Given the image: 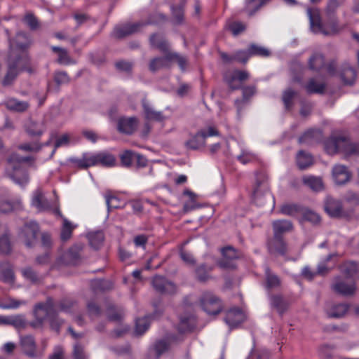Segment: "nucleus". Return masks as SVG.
I'll return each instance as SVG.
<instances>
[{"instance_id":"f257e3e1","label":"nucleus","mask_w":359,"mask_h":359,"mask_svg":"<svg viewBox=\"0 0 359 359\" xmlns=\"http://www.w3.org/2000/svg\"><path fill=\"white\" fill-rule=\"evenodd\" d=\"M30 44L29 36L23 32L17 34L14 40H9L10 53L8 58V70L2 80V85H11L20 71L27 69L29 59L26 52Z\"/></svg>"},{"instance_id":"f03ea898","label":"nucleus","mask_w":359,"mask_h":359,"mask_svg":"<svg viewBox=\"0 0 359 359\" xmlns=\"http://www.w3.org/2000/svg\"><path fill=\"white\" fill-rule=\"evenodd\" d=\"M324 149L328 154L342 153L346 156L359 155V143L352 142L343 135H331L324 141Z\"/></svg>"},{"instance_id":"7ed1b4c3","label":"nucleus","mask_w":359,"mask_h":359,"mask_svg":"<svg viewBox=\"0 0 359 359\" xmlns=\"http://www.w3.org/2000/svg\"><path fill=\"white\" fill-rule=\"evenodd\" d=\"M33 160L31 156L23 157L15 153L12 154L7 160L9 168L6 172L9 177L20 186L26 185L29 181V176L27 169L22 164L31 163Z\"/></svg>"},{"instance_id":"20e7f679","label":"nucleus","mask_w":359,"mask_h":359,"mask_svg":"<svg viewBox=\"0 0 359 359\" xmlns=\"http://www.w3.org/2000/svg\"><path fill=\"white\" fill-rule=\"evenodd\" d=\"M34 315L39 324H41L44 319L48 318L51 329L55 331L57 334L60 333V327L64 321L58 318L52 298H48L46 302L36 304Z\"/></svg>"},{"instance_id":"39448f33","label":"nucleus","mask_w":359,"mask_h":359,"mask_svg":"<svg viewBox=\"0 0 359 359\" xmlns=\"http://www.w3.org/2000/svg\"><path fill=\"white\" fill-rule=\"evenodd\" d=\"M166 20V16L162 13H155L149 16L147 21H139L133 23H125L116 25L113 31V36L116 39H122L139 32L148 25H156Z\"/></svg>"},{"instance_id":"423d86ee","label":"nucleus","mask_w":359,"mask_h":359,"mask_svg":"<svg viewBox=\"0 0 359 359\" xmlns=\"http://www.w3.org/2000/svg\"><path fill=\"white\" fill-rule=\"evenodd\" d=\"M311 29L315 33H321L324 35H333L339 33L342 29L337 20L323 25L321 22L320 11L318 8H309L307 9Z\"/></svg>"},{"instance_id":"0eeeda50","label":"nucleus","mask_w":359,"mask_h":359,"mask_svg":"<svg viewBox=\"0 0 359 359\" xmlns=\"http://www.w3.org/2000/svg\"><path fill=\"white\" fill-rule=\"evenodd\" d=\"M199 304L201 309L208 315L217 316L224 309L222 300L210 291H205L201 294Z\"/></svg>"},{"instance_id":"6e6552de","label":"nucleus","mask_w":359,"mask_h":359,"mask_svg":"<svg viewBox=\"0 0 359 359\" xmlns=\"http://www.w3.org/2000/svg\"><path fill=\"white\" fill-rule=\"evenodd\" d=\"M39 231V226L34 221L25 222L22 228H20L18 236L23 240L27 248H32L36 242V236Z\"/></svg>"},{"instance_id":"1a4fd4ad","label":"nucleus","mask_w":359,"mask_h":359,"mask_svg":"<svg viewBox=\"0 0 359 359\" xmlns=\"http://www.w3.org/2000/svg\"><path fill=\"white\" fill-rule=\"evenodd\" d=\"M153 306L154 307V311L151 315L145 316L143 318L136 319L135 334L137 335L144 334L149 329L151 318H158L163 314V309L160 308L158 304L154 303Z\"/></svg>"},{"instance_id":"9d476101","label":"nucleus","mask_w":359,"mask_h":359,"mask_svg":"<svg viewBox=\"0 0 359 359\" xmlns=\"http://www.w3.org/2000/svg\"><path fill=\"white\" fill-rule=\"evenodd\" d=\"M224 320L230 329H234L244 322L245 314L241 308L233 306L226 311Z\"/></svg>"},{"instance_id":"9b49d317","label":"nucleus","mask_w":359,"mask_h":359,"mask_svg":"<svg viewBox=\"0 0 359 359\" xmlns=\"http://www.w3.org/2000/svg\"><path fill=\"white\" fill-rule=\"evenodd\" d=\"M152 285L155 290L162 294H172L176 292V285L168 280L164 276H155L152 279Z\"/></svg>"},{"instance_id":"f8f14e48","label":"nucleus","mask_w":359,"mask_h":359,"mask_svg":"<svg viewBox=\"0 0 359 359\" xmlns=\"http://www.w3.org/2000/svg\"><path fill=\"white\" fill-rule=\"evenodd\" d=\"M222 258L218 262V265L222 269H235L234 260L238 258V252L232 247L227 246L222 250Z\"/></svg>"},{"instance_id":"ddd939ff","label":"nucleus","mask_w":359,"mask_h":359,"mask_svg":"<svg viewBox=\"0 0 359 359\" xmlns=\"http://www.w3.org/2000/svg\"><path fill=\"white\" fill-rule=\"evenodd\" d=\"M20 344L22 352L29 358H40L42 353L36 350L35 339L32 335L22 336L20 340Z\"/></svg>"},{"instance_id":"4468645a","label":"nucleus","mask_w":359,"mask_h":359,"mask_svg":"<svg viewBox=\"0 0 359 359\" xmlns=\"http://www.w3.org/2000/svg\"><path fill=\"white\" fill-rule=\"evenodd\" d=\"M182 340L183 339H179L178 336L174 334H170L164 339L156 340L154 344L156 359H158L163 353L167 352L172 343Z\"/></svg>"},{"instance_id":"2eb2a0df","label":"nucleus","mask_w":359,"mask_h":359,"mask_svg":"<svg viewBox=\"0 0 359 359\" xmlns=\"http://www.w3.org/2000/svg\"><path fill=\"white\" fill-rule=\"evenodd\" d=\"M137 124L138 121L135 117H123L118 119L117 128L121 133L131 135L136 130Z\"/></svg>"},{"instance_id":"dca6fc26","label":"nucleus","mask_w":359,"mask_h":359,"mask_svg":"<svg viewBox=\"0 0 359 359\" xmlns=\"http://www.w3.org/2000/svg\"><path fill=\"white\" fill-rule=\"evenodd\" d=\"M325 210L332 217H339L343 213L342 203L339 200L327 197L325 203Z\"/></svg>"},{"instance_id":"f3484780","label":"nucleus","mask_w":359,"mask_h":359,"mask_svg":"<svg viewBox=\"0 0 359 359\" xmlns=\"http://www.w3.org/2000/svg\"><path fill=\"white\" fill-rule=\"evenodd\" d=\"M338 74L344 85H353L356 79L355 69L348 63L342 64Z\"/></svg>"},{"instance_id":"a211bd4d","label":"nucleus","mask_w":359,"mask_h":359,"mask_svg":"<svg viewBox=\"0 0 359 359\" xmlns=\"http://www.w3.org/2000/svg\"><path fill=\"white\" fill-rule=\"evenodd\" d=\"M332 175L336 184L342 185L350 180L351 173L348 171L346 166L336 165L332 169Z\"/></svg>"},{"instance_id":"6ab92c4d","label":"nucleus","mask_w":359,"mask_h":359,"mask_svg":"<svg viewBox=\"0 0 359 359\" xmlns=\"http://www.w3.org/2000/svg\"><path fill=\"white\" fill-rule=\"evenodd\" d=\"M273 236L283 238V234L290 232L293 229L292 223L287 219H277L273 222Z\"/></svg>"},{"instance_id":"aec40b11","label":"nucleus","mask_w":359,"mask_h":359,"mask_svg":"<svg viewBox=\"0 0 359 359\" xmlns=\"http://www.w3.org/2000/svg\"><path fill=\"white\" fill-rule=\"evenodd\" d=\"M323 138V131L320 129L312 128L306 130L299 137V143L313 144L320 142Z\"/></svg>"},{"instance_id":"412c9836","label":"nucleus","mask_w":359,"mask_h":359,"mask_svg":"<svg viewBox=\"0 0 359 359\" xmlns=\"http://www.w3.org/2000/svg\"><path fill=\"white\" fill-rule=\"evenodd\" d=\"M149 42L152 47L157 48L163 53H170L169 43L162 34L155 33L151 35Z\"/></svg>"},{"instance_id":"4be33fe9","label":"nucleus","mask_w":359,"mask_h":359,"mask_svg":"<svg viewBox=\"0 0 359 359\" xmlns=\"http://www.w3.org/2000/svg\"><path fill=\"white\" fill-rule=\"evenodd\" d=\"M268 246L271 252L277 253L280 255H285L287 253V243L283 238L273 236L269 242Z\"/></svg>"},{"instance_id":"5701e85b","label":"nucleus","mask_w":359,"mask_h":359,"mask_svg":"<svg viewBox=\"0 0 359 359\" xmlns=\"http://www.w3.org/2000/svg\"><path fill=\"white\" fill-rule=\"evenodd\" d=\"M196 320L194 315L181 317L177 330L180 334L191 332L196 327Z\"/></svg>"},{"instance_id":"b1692460","label":"nucleus","mask_w":359,"mask_h":359,"mask_svg":"<svg viewBox=\"0 0 359 359\" xmlns=\"http://www.w3.org/2000/svg\"><path fill=\"white\" fill-rule=\"evenodd\" d=\"M32 205L39 211L48 210L51 209L50 202L44 197L41 190L38 189L34 192L32 200Z\"/></svg>"},{"instance_id":"393cba45","label":"nucleus","mask_w":359,"mask_h":359,"mask_svg":"<svg viewBox=\"0 0 359 359\" xmlns=\"http://www.w3.org/2000/svg\"><path fill=\"white\" fill-rule=\"evenodd\" d=\"M332 290L341 295L350 296L354 294L355 285L354 283L348 284L343 280H339L332 285Z\"/></svg>"},{"instance_id":"a878e982","label":"nucleus","mask_w":359,"mask_h":359,"mask_svg":"<svg viewBox=\"0 0 359 359\" xmlns=\"http://www.w3.org/2000/svg\"><path fill=\"white\" fill-rule=\"evenodd\" d=\"M22 208L21 199L18 197L12 200H4L0 201V212L8 213L12 211L21 210Z\"/></svg>"},{"instance_id":"bb28decb","label":"nucleus","mask_w":359,"mask_h":359,"mask_svg":"<svg viewBox=\"0 0 359 359\" xmlns=\"http://www.w3.org/2000/svg\"><path fill=\"white\" fill-rule=\"evenodd\" d=\"M325 65V56L319 53H313L308 61L309 68L314 72H319L324 69Z\"/></svg>"},{"instance_id":"cd10ccee","label":"nucleus","mask_w":359,"mask_h":359,"mask_svg":"<svg viewBox=\"0 0 359 359\" xmlns=\"http://www.w3.org/2000/svg\"><path fill=\"white\" fill-rule=\"evenodd\" d=\"M92 158L93 161H95L94 165L101 164L104 166L111 167L114 166L116 163V158L114 155L106 152L99 153L92 156Z\"/></svg>"},{"instance_id":"c85d7f7f","label":"nucleus","mask_w":359,"mask_h":359,"mask_svg":"<svg viewBox=\"0 0 359 359\" xmlns=\"http://www.w3.org/2000/svg\"><path fill=\"white\" fill-rule=\"evenodd\" d=\"M186 4L187 0H180L179 5H172L170 7L172 20L177 25H180L184 21Z\"/></svg>"},{"instance_id":"c756f323","label":"nucleus","mask_w":359,"mask_h":359,"mask_svg":"<svg viewBox=\"0 0 359 359\" xmlns=\"http://www.w3.org/2000/svg\"><path fill=\"white\" fill-rule=\"evenodd\" d=\"M53 52L57 54V62L62 65H69L75 64V61L71 58L68 51L63 48L52 46Z\"/></svg>"},{"instance_id":"7c9ffc66","label":"nucleus","mask_w":359,"mask_h":359,"mask_svg":"<svg viewBox=\"0 0 359 359\" xmlns=\"http://www.w3.org/2000/svg\"><path fill=\"white\" fill-rule=\"evenodd\" d=\"M0 280L11 283L14 280V273L8 262H0Z\"/></svg>"},{"instance_id":"2f4dec72","label":"nucleus","mask_w":359,"mask_h":359,"mask_svg":"<svg viewBox=\"0 0 359 359\" xmlns=\"http://www.w3.org/2000/svg\"><path fill=\"white\" fill-rule=\"evenodd\" d=\"M2 324L11 325L17 329H23L27 325L24 315H16L10 317H3Z\"/></svg>"},{"instance_id":"473e14b6","label":"nucleus","mask_w":359,"mask_h":359,"mask_svg":"<svg viewBox=\"0 0 359 359\" xmlns=\"http://www.w3.org/2000/svg\"><path fill=\"white\" fill-rule=\"evenodd\" d=\"M271 0H246L245 11L249 16L254 15L263 6Z\"/></svg>"},{"instance_id":"72a5a7b5","label":"nucleus","mask_w":359,"mask_h":359,"mask_svg":"<svg viewBox=\"0 0 359 359\" xmlns=\"http://www.w3.org/2000/svg\"><path fill=\"white\" fill-rule=\"evenodd\" d=\"M304 88L308 94H323L326 88V85L324 83H317L315 79H310Z\"/></svg>"},{"instance_id":"f704fd0d","label":"nucleus","mask_w":359,"mask_h":359,"mask_svg":"<svg viewBox=\"0 0 359 359\" xmlns=\"http://www.w3.org/2000/svg\"><path fill=\"white\" fill-rule=\"evenodd\" d=\"M249 74L247 72L243 70H235L228 79L229 86L233 90L239 89L241 88L240 85H235L234 81H239L242 82L247 80Z\"/></svg>"},{"instance_id":"c9c22d12","label":"nucleus","mask_w":359,"mask_h":359,"mask_svg":"<svg viewBox=\"0 0 359 359\" xmlns=\"http://www.w3.org/2000/svg\"><path fill=\"white\" fill-rule=\"evenodd\" d=\"M303 207L295 203H285L281 205L280 212L284 215L296 217L301 215Z\"/></svg>"},{"instance_id":"e433bc0d","label":"nucleus","mask_w":359,"mask_h":359,"mask_svg":"<svg viewBox=\"0 0 359 359\" xmlns=\"http://www.w3.org/2000/svg\"><path fill=\"white\" fill-rule=\"evenodd\" d=\"M142 107L144 113L145 118L147 120L162 121L164 116L161 111H155L147 102H142Z\"/></svg>"},{"instance_id":"4c0bfd02","label":"nucleus","mask_w":359,"mask_h":359,"mask_svg":"<svg viewBox=\"0 0 359 359\" xmlns=\"http://www.w3.org/2000/svg\"><path fill=\"white\" fill-rule=\"evenodd\" d=\"M313 156L304 151H299L297 155V164L300 170H304L313 165Z\"/></svg>"},{"instance_id":"58836bf2","label":"nucleus","mask_w":359,"mask_h":359,"mask_svg":"<svg viewBox=\"0 0 359 359\" xmlns=\"http://www.w3.org/2000/svg\"><path fill=\"white\" fill-rule=\"evenodd\" d=\"M303 183L314 191L323 189L322 179L315 176H305L302 179Z\"/></svg>"},{"instance_id":"ea45409f","label":"nucleus","mask_w":359,"mask_h":359,"mask_svg":"<svg viewBox=\"0 0 359 359\" xmlns=\"http://www.w3.org/2000/svg\"><path fill=\"white\" fill-rule=\"evenodd\" d=\"M6 106L10 110L22 112L28 109L29 104L25 101H20L15 98H11L6 101Z\"/></svg>"},{"instance_id":"a19ab883","label":"nucleus","mask_w":359,"mask_h":359,"mask_svg":"<svg viewBox=\"0 0 359 359\" xmlns=\"http://www.w3.org/2000/svg\"><path fill=\"white\" fill-rule=\"evenodd\" d=\"M164 57H157L152 59L149 63V70L156 72L164 67H169L170 60L167 58V53H164Z\"/></svg>"},{"instance_id":"79ce46f5","label":"nucleus","mask_w":359,"mask_h":359,"mask_svg":"<svg viewBox=\"0 0 359 359\" xmlns=\"http://www.w3.org/2000/svg\"><path fill=\"white\" fill-rule=\"evenodd\" d=\"M203 135V134L199 130L195 135H194L187 142V147L193 150L198 149L203 147L205 143V140Z\"/></svg>"},{"instance_id":"37998d69","label":"nucleus","mask_w":359,"mask_h":359,"mask_svg":"<svg viewBox=\"0 0 359 359\" xmlns=\"http://www.w3.org/2000/svg\"><path fill=\"white\" fill-rule=\"evenodd\" d=\"M212 270V267H208L205 264L199 265L195 270L196 279L201 283L208 281L211 278L210 272Z\"/></svg>"},{"instance_id":"c03bdc74","label":"nucleus","mask_w":359,"mask_h":359,"mask_svg":"<svg viewBox=\"0 0 359 359\" xmlns=\"http://www.w3.org/2000/svg\"><path fill=\"white\" fill-rule=\"evenodd\" d=\"M297 95V92L289 88L284 91L282 97V100L285 108V110L290 111H292L293 106H294V102L293 100L295 96Z\"/></svg>"},{"instance_id":"a18cd8bd","label":"nucleus","mask_w":359,"mask_h":359,"mask_svg":"<svg viewBox=\"0 0 359 359\" xmlns=\"http://www.w3.org/2000/svg\"><path fill=\"white\" fill-rule=\"evenodd\" d=\"M248 49L250 57L258 56L261 57H268L271 55V51L255 43L250 44Z\"/></svg>"},{"instance_id":"49530a36","label":"nucleus","mask_w":359,"mask_h":359,"mask_svg":"<svg viewBox=\"0 0 359 359\" xmlns=\"http://www.w3.org/2000/svg\"><path fill=\"white\" fill-rule=\"evenodd\" d=\"M90 245L95 249L98 250L104 241V234L102 231H96L89 233L88 235Z\"/></svg>"},{"instance_id":"de8ad7c7","label":"nucleus","mask_w":359,"mask_h":359,"mask_svg":"<svg viewBox=\"0 0 359 359\" xmlns=\"http://www.w3.org/2000/svg\"><path fill=\"white\" fill-rule=\"evenodd\" d=\"M348 308L349 306L347 304H338L333 306L327 314L331 318H341L346 313Z\"/></svg>"},{"instance_id":"09e8293b","label":"nucleus","mask_w":359,"mask_h":359,"mask_svg":"<svg viewBox=\"0 0 359 359\" xmlns=\"http://www.w3.org/2000/svg\"><path fill=\"white\" fill-rule=\"evenodd\" d=\"M26 131L30 136H41L43 133V126L39 123L30 121L26 126Z\"/></svg>"},{"instance_id":"8fccbe9b","label":"nucleus","mask_w":359,"mask_h":359,"mask_svg":"<svg viewBox=\"0 0 359 359\" xmlns=\"http://www.w3.org/2000/svg\"><path fill=\"white\" fill-rule=\"evenodd\" d=\"M74 228L75 226H74L69 220L64 219L63 225L60 233L61 240L62 241H67L69 240L72 235V231Z\"/></svg>"},{"instance_id":"3c124183","label":"nucleus","mask_w":359,"mask_h":359,"mask_svg":"<svg viewBox=\"0 0 359 359\" xmlns=\"http://www.w3.org/2000/svg\"><path fill=\"white\" fill-rule=\"evenodd\" d=\"M106 202L108 210L121 208L125 205L124 201H121L118 196L114 195H107L106 196Z\"/></svg>"},{"instance_id":"603ef678","label":"nucleus","mask_w":359,"mask_h":359,"mask_svg":"<svg viewBox=\"0 0 359 359\" xmlns=\"http://www.w3.org/2000/svg\"><path fill=\"white\" fill-rule=\"evenodd\" d=\"M301 215L302 216V221L309 222L313 224H316L320 222V216L316 212L311 210L306 209L303 207V210Z\"/></svg>"},{"instance_id":"864d4df0","label":"nucleus","mask_w":359,"mask_h":359,"mask_svg":"<svg viewBox=\"0 0 359 359\" xmlns=\"http://www.w3.org/2000/svg\"><path fill=\"white\" fill-rule=\"evenodd\" d=\"M167 58L170 61H176L182 71L186 69L187 65V59L186 57L179 55L177 53H168Z\"/></svg>"},{"instance_id":"5fc2aeb1","label":"nucleus","mask_w":359,"mask_h":359,"mask_svg":"<svg viewBox=\"0 0 359 359\" xmlns=\"http://www.w3.org/2000/svg\"><path fill=\"white\" fill-rule=\"evenodd\" d=\"M358 269V264L354 262H346L341 266V271L348 278L353 277L356 274Z\"/></svg>"},{"instance_id":"6e6d98bb","label":"nucleus","mask_w":359,"mask_h":359,"mask_svg":"<svg viewBox=\"0 0 359 359\" xmlns=\"http://www.w3.org/2000/svg\"><path fill=\"white\" fill-rule=\"evenodd\" d=\"M271 304L280 314H283L287 309L286 304L280 295H273L271 297Z\"/></svg>"},{"instance_id":"4d7b16f0","label":"nucleus","mask_w":359,"mask_h":359,"mask_svg":"<svg viewBox=\"0 0 359 359\" xmlns=\"http://www.w3.org/2000/svg\"><path fill=\"white\" fill-rule=\"evenodd\" d=\"M123 312L114 306H109L107 310V318L110 321L120 322L123 318Z\"/></svg>"},{"instance_id":"13d9d810","label":"nucleus","mask_w":359,"mask_h":359,"mask_svg":"<svg viewBox=\"0 0 359 359\" xmlns=\"http://www.w3.org/2000/svg\"><path fill=\"white\" fill-rule=\"evenodd\" d=\"M280 285V279L279 278L271 273L269 268L266 270V287L267 289L270 290L273 287H277Z\"/></svg>"},{"instance_id":"bf43d9fd","label":"nucleus","mask_w":359,"mask_h":359,"mask_svg":"<svg viewBox=\"0 0 359 359\" xmlns=\"http://www.w3.org/2000/svg\"><path fill=\"white\" fill-rule=\"evenodd\" d=\"M72 162L75 164L79 168L86 169L89 167L94 165L92 156L90 157H83L82 158H74Z\"/></svg>"},{"instance_id":"052dcab7","label":"nucleus","mask_w":359,"mask_h":359,"mask_svg":"<svg viewBox=\"0 0 359 359\" xmlns=\"http://www.w3.org/2000/svg\"><path fill=\"white\" fill-rule=\"evenodd\" d=\"M135 153L130 150L124 151L120 156L121 162L123 165L129 167L135 160Z\"/></svg>"},{"instance_id":"680f3d73","label":"nucleus","mask_w":359,"mask_h":359,"mask_svg":"<svg viewBox=\"0 0 359 359\" xmlns=\"http://www.w3.org/2000/svg\"><path fill=\"white\" fill-rule=\"evenodd\" d=\"M234 60L242 64H246L250 57L248 49L238 50L233 53Z\"/></svg>"},{"instance_id":"e2e57ef3","label":"nucleus","mask_w":359,"mask_h":359,"mask_svg":"<svg viewBox=\"0 0 359 359\" xmlns=\"http://www.w3.org/2000/svg\"><path fill=\"white\" fill-rule=\"evenodd\" d=\"M24 22L31 30H36L39 27L37 18L32 13H27L24 17Z\"/></svg>"},{"instance_id":"0e129e2a","label":"nucleus","mask_w":359,"mask_h":359,"mask_svg":"<svg viewBox=\"0 0 359 359\" xmlns=\"http://www.w3.org/2000/svg\"><path fill=\"white\" fill-rule=\"evenodd\" d=\"M54 81L58 86H60L62 84L68 83L70 79L67 72L58 71L55 73Z\"/></svg>"},{"instance_id":"69168bd1","label":"nucleus","mask_w":359,"mask_h":359,"mask_svg":"<svg viewBox=\"0 0 359 359\" xmlns=\"http://www.w3.org/2000/svg\"><path fill=\"white\" fill-rule=\"evenodd\" d=\"M11 251V243L7 235L0 237V252L2 254H8Z\"/></svg>"},{"instance_id":"338daca9","label":"nucleus","mask_w":359,"mask_h":359,"mask_svg":"<svg viewBox=\"0 0 359 359\" xmlns=\"http://www.w3.org/2000/svg\"><path fill=\"white\" fill-rule=\"evenodd\" d=\"M24 277L29 280L32 283H38L40 280L37 273L32 268H25L22 270Z\"/></svg>"},{"instance_id":"774afa93","label":"nucleus","mask_w":359,"mask_h":359,"mask_svg":"<svg viewBox=\"0 0 359 359\" xmlns=\"http://www.w3.org/2000/svg\"><path fill=\"white\" fill-rule=\"evenodd\" d=\"M74 359H88L82 345L77 343L74 346L73 350Z\"/></svg>"}]
</instances>
